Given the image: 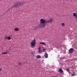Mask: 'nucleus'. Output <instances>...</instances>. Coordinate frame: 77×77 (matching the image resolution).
<instances>
[{
    "label": "nucleus",
    "mask_w": 77,
    "mask_h": 77,
    "mask_svg": "<svg viewBox=\"0 0 77 77\" xmlns=\"http://www.w3.org/2000/svg\"><path fill=\"white\" fill-rule=\"evenodd\" d=\"M53 21H54V20L53 18L50 19V20H47L43 19H41L40 20V23L39 25V26L42 27H45V23L46 24H49L50 23H52L53 22Z\"/></svg>",
    "instance_id": "f257e3e1"
},
{
    "label": "nucleus",
    "mask_w": 77,
    "mask_h": 77,
    "mask_svg": "<svg viewBox=\"0 0 77 77\" xmlns=\"http://www.w3.org/2000/svg\"><path fill=\"white\" fill-rule=\"evenodd\" d=\"M26 3V2H17L16 4H15L14 5V7H16V8H18L19 7V6L20 5V6H22L23 5H24Z\"/></svg>",
    "instance_id": "f03ea898"
},
{
    "label": "nucleus",
    "mask_w": 77,
    "mask_h": 77,
    "mask_svg": "<svg viewBox=\"0 0 77 77\" xmlns=\"http://www.w3.org/2000/svg\"><path fill=\"white\" fill-rule=\"evenodd\" d=\"M30 44L32 48H34L35 45H36V40L34 39L32 41Z\"/></svg>",
    "instance_id": "7ed1b4c3"
},
{
    "label": "nucleus",
    "mask_w": 77,
    "mask_h": 77,
    "mask_svg": "<svg viewBox=\"0 0 77 77\" xmlns=\"http://www.w3.org/2000/svg\"><path fill=\"white\" fill-rule=\"evenodd\" d=\"M74 52V49L73 48H71L69 49V53L70 54Z\"/></svg>",
    "instance_id": "20e7f679"
},
{
    "label": "nucleus",
    "mask_w": 77,
    "mask_h": 77,
    "mask_svg": "<svg viewBox=\"0 0 77 77\" xmlns=\"http://www.w3.org/2000/svg\"><path fill=\"white\" fill-rule=\"evenodd\" d=\"M73 17H75V18H76V20L77 21V14H76L75 13H73Z\"/></svg>",
    "instance_id": "39448f33"
},
{
    "label": "nucleus",
    "mask_w": 77,
    "mask_h": 77,
    "mask_svg": "<svg viewBox=\"0 0 77 77\" xmlns=\"http://www.w3.org/2000/svg\"><path fill=\"white\" fill-rule=\"evenodd\" d=\"M42 52V50H41V48H38V53L39 54H41Z\"/></svg>",
    "instance_id": "423d86ee"
},
{
    "label": "nucleus",
    "mask_w": 77,
    "mask_h": 77,
    "mask_svg": "<svg viewBox=\"0 0 77 77\" xmlns=\"http://www.w3.org/2000/svg\"><path fill=\"white\" fill-rule=\"evenodd\" d=\"M48 54H47V53H45V58H48Z\"/></svg>",
    "instance_id": "0eeeda50"
},
{
    "label": "nucleus",
    "mask_w": 77,
    "mask_h": 77,
    "mask_svg": "<svg viewBox=\"0 0 77 77\" xmlns=\"http://www.w3.org/2000/svg\"><path fill=\"white\" fill-rule=\"evenodd\" d=\"M18 30H19V29L18 28H15L14 29V31H15L16 32H18Z\"/></svg>",
    "instance_id": "6e6552de"
},
{
    "label": "nucleus",
    "mask_w": 77,
    "mask_h": 77,
    "mask_svg": "<svg viewBox=\"0 0 77 77\" xmlns=\"http://www.w3.org/2000/svg\"><path fill=\"white\" fill-rule=\"evenodd\" d=\"M39 44H42V45H46V44L44 42H40Z\"/></svg>",
    "instance_id": "1a4fd4ad"
},
{
    "label": "nucleus",
    "mask_w": 77,
    "mask_h": 77,
    "mask_svg": "<svg viewBox=\"0 0 77 77\" xmlns=\"http://www.w3.org/2000/svg\"><path fill=\"white\" fill-rule=\"evenodd\" d=\"M36 58L37 59H40V58H41V56L40 55H38L37 56Z\"/></svg>",
    "instance_id": "9d476101"
},
{
    "label": "nucleus",
    "mask_w": 77,
    "mask_h": 77,
    "mask_svg": "<svg viewBox=\"0 0 77 77\" xmlns=\"http://www.w3.org/2000/svg\"><path fill=\"white\" fill-rule=\"evenodd\" d=\"M59 72H62V73L63 72V70L61 69H59Z\"/></svg>",
    "instance_id": "9b49d317"
},
{
    "label": "nucleus",
    "mask_w": 77,
    "mask_h": 77,
    "mask_svg": "<svg viewBox=\"0 0 77 77\" xmlns=\"http://www.w3.org/2000/svg\"><path fill=\"white\" fill-rule=\"evenodd\" d=\"M2 54H8V52H3Z\"/></svg>",
    "instance_id": "f8f14e48"
},
{
    "label": "nucleus",
    "mask_w": 77,
    "mask_h": 77,
    "mask_svg": "<svg viewBox=\"0 0 77 77\" xmlns=\"http://www.w3.org/2000/svg\"><path fill=\"white\" fill-rule=\"evenodd\" d=\"M61 25L62 26H63V27H65V23H61Z\"/></svg>",
    "instance_id": "ddd939ff"
},
{
    "label": "nucleus",
    "mask_w": 77,
    "mask_h": 77,
    "mask_svg": "<svg viewBox=\"0 0 77 77\" xmlns=\"http://www.w3.org/2000/svg\"><path fill=\"white\" fill-rule=\"evenodd\" d=\"M7 39L8 40H11V38L10 37H8Z\"/></svg>",
    "instance_id": "4468645a"
},
{
    "label": "nucleus",
    "mask_w": 77,
    "mask_h": 77,
    "mask_svg": "<svg viewBox=\"0 0 77 77\" xmlns=\"http://www.w3.org/2000/svg\"><path fill=\"white\" fill-rule=\"evenodd\" d=\"M45 51H46V49H44L42 51L43 52H45Z\"/></svg>",
    "instance_id": "2eb2a0df"
},
{
    "label": "nucleus",
    "mask_w": 77,
    "mask_h": 77,
    "mask_svg": "<svg viewBox=\"0 0 77 77\" xmlns=\"http://www.w3.org/2000/svg\"><path fill=\"white\" fill-rule=\"evenodd\" d=\"M18 64L19 65H21V62H19L18 63Z\"/></svg>",
    "instance_id": "dca6fc26"
},
{
    "label": "nucleus",
    "mask_w": 77,
    "mask_h": 77,
    "mask_svg": "<svg viewBox=\"0 0 77 77\" xmlns=\"http://www.w3.org/2000/svg\"><path fill=\"white\" fill-rule=\"evenodd\" d=\"M72 76H74L75 75V73H74V74H72L71 75Z\"/></svg>",
    "instance_id": "f3484780"
},
{
    "label": "nucleus",
    "mask_w": 77,
    "mask_h": 77,
    "mask_svg": "<svg viewBox=\"0 0 77 77\" xmlns=\"http://www.w3.org/2000/svg\"><path fill=\"white\" fill-rule=\"evenodd\" d=\"M34 30H36V29H37V28L36 27H35L34 28Z\"/></svg>",
    "instance_id": "a211bd4d"
},
{
    "label": "nucleus",
    "mask_w": 77,
    "mask_h": 77,
    "mask_svg": "<svg viewBox=\"0 0 77 77\" xmlns=\"http://www.w3.org/2000/svg\"><path fill=\"white\" fill-rule=\"evenodd\" d=\"M66 71H69V69H66Z\"/></svg>",
    "instance_id": "6ab92c4d"
},
{
    "label": "nucleus",
    "mask_w": 77,
    "mask_h": 77,
    "mask_svg": "<svg viewBox=\"0 0 77 77\" xmlns=\"http://www.w3.org/2000/svg\"><path fill=\"white\" fill-rule=\"evenodd\" d=\"M5 39H8V37H7L6 36L5 37Z\"/></svg>",
    "instance_id": "aec40b11"
},
{
    "label": "nucleus",
    "mask_w": 77,
    "mask_h": 77,
    "mask_svg": "<svg viewBox=\"0 0 77 77\" xmlns=\"http://www.w3.org/2000/svg\"><path fill=\"white\" fill-rule=\"evenodd\" d=\"M2 68H0V71H2Z\"/></svg>",
    "instance_id": "412c9836"
},
{
    "label": "nucleus",
    "mask_w": 77,
    "mask_h": 77,
    "mask_svg": "<svg viewBox=\"0 0 77 77\" xmlns=\"http://www.w3.org/2000/svg\"><path fill=\"white\" fill-rule=\"evenodd\" d=\"M9 10H8L7 11V12H8V11H9Z\"/></svg>",
    "instance_id": "4be33fe9"
},
{
    "label": "nucleus",
    "mask_w": 77,
    "mask_h": 77,
    "mask_svg": "<svg viewBox=\"0 0 77 77\" xmlns=\"http://www.w3.org/2000/svg\"><path fill=\"white\" fill-rule=\"evenodd\" d=\"M52 77H57V76H52Z\"/></svg>",
    "instance_id": "5701e85b"
},
{
    "label": "nucleus",
    "mask_w": 77,
    "mask_h": 77,
    "mask_svg": "<svg viewBox=\"0 0 77 77\" xmlns=\"http://www.w3.org/2000/svg\"><path fill=\"white\" fill-rule=\"evenodd\" d=\"M0 1H1V0H0Z\"/></svg>",
    "instance_id": "b1692460"
}]
</instances>
